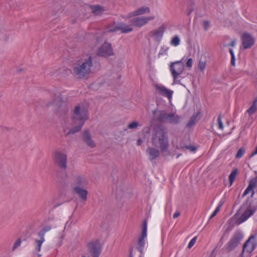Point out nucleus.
<instances>
[{"label": "nucleus", "instance_id": "4468645a", "mask_svg": "<svg viewBox=\"0 0 257 257\" xmlns=\"http://www.w3.org/2000/svg\"><path fill=\"white\" fill-rule=\"evenodd\" d=\"M241 40L242 45L244 49L251 48L255 42L254 38L247 32H245L242 34Z\"/></svg>", "mask_w": 257, "mask_h": 257}, {"label": "nucleus", "instance_id": "052dcab7", "mask_svg": "<svg viewBox=\"0 0 257 257\" xmlns=\"http://www.w3.org/2000/svg\"><path fill=\"white\" fill-rule=\"evenodd\" d=\"M130 257H133V255H132V253H131H131H130Z\"/></svg>", "mask_w": 257, "mask_h": 257}, {"label": "nucleus", "instance_id": "a211bd4d", "mask_svg": "<svg viewBox=\"0 0 257 257\" xmlns=\"http://www.w3.org/2000/svg\"><path fill=\"white\" fill-rule=\"evenodd\" d=\"M161 153V150L154 147H149L146 150V153L151 161H153L158 158Z\"/></svg>", "mask_w": 257, "mask_h": 257}, {"label": "nucleus", "instance_id": "f8f14e48", "mask_svg": "<svg viewBox=\"0 0 257 257\" xmlns=\"http://www.w3.org/2000/svg\"><path fill=\"white\" fill-rule=\"evenodd\" d=\"M88 184L86 176L84 175H78L73 178L72 183L73 187L85 188Z\"/></svg>", "mask_w": 257, "mask_h": 257}, {"label": "nucleus", "instance_id": "ddd939ff", "mask_svg": "<svg viewBox=\"0 0 257 257\" xmlns=\"http://www.w3.org/2000/svg\"><path fill=\"white\" fill-rule=\"evenodd\" d=\"M155 19V16H150L148 17H139L135 18L130 20V22L133 26L141 28L146 25L149 21Z\"/></svg>", "mask_w": 257, "mask_h": 257}, {"label": "nucleus", "instance_id": "423d86ee", "mask_svg": "<svg viewBox=\"0 0 257 257\" xmlns=\"http://www.w3.org/2000/svg\"><path fill=\"white\" fill-rule=\"evenodd\" d=\"M89 118L88 111L84 108H81L79 105L75 106L73 116V124L77 123L84 124Z\"/></svg>", "mask_w": 257, "mask_h": 257}, {"label": "nucleus", "instance_id": "f03ea898", "mask_svg": "<svg viewBox=\"0 0 257 257\" xmlns=\"http://www.w3.org/2000/svg\"><path fill=\"white\" fill-rule=\"evenodd\" d=\"M93 58L91 56L78 61L73 65L72 69L73 74L77 78L81 79L87 78L91 72Z\"/></svg>", "mask_w": 257, "mask_h": 257}, {"label": "nucleus", "instance_id": "09e8293b", "mask_svg": "<svg viewBox=\"0 0 257 257\" xmlns=\"http://www.w3.org/2000/svg\"><path fill=\"white\" fill-rule=\"evenodd\" d=\"M142 140L141 139H139L137 142V145L138 146H140L142 144Z\"/></svg>", "mask_w": 257, "mask_h": 257}, {"label": "nucleus", "instance_id": "2f4dec72", "mask_svg": "<svg viewBox=\"0 0 257 257\" xmlns=\"http://www.w3.org/2000/svg\"><path fill=\"white\" fill-rule=\"evenodd\" d=\"M181 148L182 150H188L191 152H195L197 150L196 147L192 145L181 146Z\"/></svg>", "mask_w": 257, "mask_h": 257}, {"label": "nucleus", "instance_id": "a18cd8bd", "mask_svg": "<svg viewBox=\"0 0 257 257\" xmlns=\"http://www.w3.org/2000/svg\"><path fill=\"white\" fill-rule=\"evenodd\" d=\"M235 57H231V64L232 65V66H235Z\"/></svg>", "mask_w": 257, "mask_h": 257}, {"label": "nucleus", "instance_id": "1a4fd4ad", "mask_svg": "<svg viewBox=\"0 0 257 257\" xmlns=\"http://www.w3.org/2000/svg\"><path fill=\"white\" fill-rule=\"evenodd\" d=\"M243 234L239 231L235 232L230 240L225 246V249L227 252H230L235 249L239 244L243 238Z\"/></svg>", "mask_w": 257, "mask_h": 257}, {"label": "nucleus", "instance_id": "4c0bfd02", "mask_svg": "<svg viewBox=\"0 0 257 257\" xmlns=\"http://www.w3.org/2000/svg\"><path fill=\"white\" fill-rule=\"evenodd\" d=\"M139 125V123L137 121H133L128 125V128L130 129L136 128Z\"/></svg>", "mask_w": 257, "mask_h": 257}, {"label": "nucleus", "instance_id": "de8ad7c7", "mask_svg": "<svg viewBox=\"0 0 257 257\" xmlns=\"http://www.w3.org/2000/svg\"><path fill=\"white\" fill-rule=\"evenodd\" d=\"M229 52H230V55H231V57H233H233H235V55H234V52H233V50H232V49H230V50H229Z\"/></svg>", "mask_w": 257, "mask_h": 257}, {"label": "nucleus", "instance_id": "8fccbe9b", "mask_svg": "<svg viewBox=\"0 0 257 257\" xmlns=\"http://www.w3.org/2000/svg\"><path fill=\"white\" fill-rule=\"evenodd\" d=\"M216 214L214 212H213V213L211 214V215L210 216V219H212L213 217H214V216H216Z\"/></svg>", "mask_w": 257, "mask_h": 257}, {"label": "nucleus", "instance_id": "bb28decb", "mask_svg": "<svg viewBox=\"0 0 257 257\" xmlns=\"http://www.w3.org/2000/svg\"><path fill=\"white\" fill-rule=\"evenodd\" d=\"M256 103H257V98H256L253 102L251 106L247 110V112L249 114V115H251L253 114L256 110Z\"/></svg>", "mask_w": 257, "mask_h": 257}, {"label": "nucleus", "instance_id": "f257e3e1", "mask_svg": "<svg viewBox=\"0 0 257 257\" xmlns=\"http://www.w3.org/2000/svg\"><path fill=\"white\" fill-rule=\"evenodd\" d=\"M152 143L155 147L159 148L162 153L168 152V131L163 125H158L154 127L152 135Z\"/></svg>", "mask_w": 257, "mask_h": 257}, {"label": "nucleus", "instance_id": "4d7b16f0", "mask_svg": "<svg viewBox=\"0 0 257 257\" xmlns=\"http://www.w3.org/2000/svg\"><path fill=\"white\" fill-rule=\"evenodd\" d=\"M214 213H215L216 214H217V213L218 212L217 211H216L215 210H214V211L213 212Z\"/></svg>", "mask_w": 257, "mask_h": 257}, {"label": "nucleus", "instance_id": "aec40b11", "mask_svg": "<svg viewBox=\"0 0 257 257\" xmlns=\"http://www.w3.org/2000/svg\"><path fill=\"white\" fill-rule=\"evenodd\" d=\"M73 191L74 193L78 195L79 198L84 201L87 199L88 191L84 188L73 187Z\"/></svg>", "mask_w": 257, "mask_h": 257}, {"label": "nucleus", "instance_id": "864d4df0", "mask_svg": "<svg viewBox=\"0 0 257 257\" xmlns=\"http://www.w3.org/2000/svg\"><path fill=\"white\" fill-rule=\"evenodd\" d=\"M53 103H54V105H57V101H56V100L54 101V102H53Z\"/></svg>", "mask_w": 257, "mask_h": 257}, {"label": "nucleus", "instance_id": "0eeeda50", "mask_svg": "<svg viewBox=\"0 0 257 257\" xmlns=\"http://www.w3.org/2000/svg\"><path fill=\"white\" fill-rule=\"evenodd\" d=\"M169 67L174 81L177 79L179 75L183 73L184 70V65L181 60L171 62Z\"/></svg>", "mask_w": 257, "mask_h": 257}, {"label": "nucleus", "instance_id": "473e14b6", "mask_svg": "<svg viewBox=\"0 0 257 257\" xmlns=\"http://www.w3.org/2000/svg\"><path fill=\"white\" fill-rule=\"evenodd\" d=\"M206 62L205 60L201 58L198 64V68L201 71H203L206 67Z\"/></svg>", "mask_w": 257, "mask_h": 257}, {"label": "nucleus", "instance_id": "ea45409f", "mask_svg": "<svg viewBox=\"0 0 257 257\" xmlns=\"http://www.w3.org/2000/svg\"><path fill=\"white\" fill-rule=\"evenodd\" d=\"M59 101L60 102L59 107L62 108L63 112L65 113L67 111L65 103L60 99L59 100Z\"/></svg>", "mask_w": 257, "mask_h": 257}, {"label": "nucleus", "instance_id": "37998d69", "mask_svg": "<svg viewBox=\"0 0 257 257\" xmlns=\"http://www.w3.org/2000/svg\"><path fill=\"white\" fill-rule=\"evenodd\" d=\"M180 215L179 211H176L173 215V218L175 219Z\"/></svg>", "mask_w": 257, "mask_h": 257}, {"label": "nucleus", "instance_id": "20e7f679", "mask_svg": "<svg viewBox=\"0 0 257 257\" xmlns=\"http://www.w3.org/2000/svg\"><path fill=\"white\" fill-rule=\"evenodd\" d=\"M240 209L245 210V211L238 220L239 224L245 221L254 214L257 209V205H252L251 200L248 198L246 200L245 202L241 205Z\"/></svg>", "mask_w": 257, "mask_h": 257}, {"label": "nucleus", "instance_id": "9b49d317", "mask_svg": "<svg viewBox=\"0 0 257 257\" xmlns=\"http://www.w3.org/2000/svg\"><path fill=\"white\" fill-rule=\"evenodd\" d=\"M114 52L111 47V45L105 42L98 49L97 55L100 56L107 57L114 55Z\"/></svg>", "mask_w": 257, "mask_h": 257}, {"label": "nucleus", "instance_id": "4be33fe9", "mask_svg": "<svg viewBox=\"0 0 257 257\" xmlns=\"http://www.w3.org/2000/svg\"><path fill=\"white\" fill-rule=\"evenodd\" d=\"M90 8L92 13L96 15H100L106 10L105 7L99 5H91Z\"/></svg>", "mask_w": 257, "mask_h": 257}, {"label": "nucleus", "instance_id": "603ef678", "mask_svg": "<svg viewBox=\"0 0 257 257\" xmlns=\"http://www.w3.org/2000/svg\"><path fill=\"white\" fill-rule=\"evenodd\" d=\"M192 12V10H191V9L189 10L187 13V15H188V16L190 15Z\"/></svg>", "mask_w": 257, "mask_h": 257}, {"label": "nucleus", "instance_id": "3c124183", "mask_svg": "<svg viewBox=\"0 0 257 257\" xmlns=\"http://www.w3.org/2000/svg\"><path fill=\"white\" fill-rule=\"evenodd\" d=\"M220 206H217L215 210L216 211L219 212V210H220Z\"/></svg>", "mask_w": 257, "mask_h": 257}, {"label": "nucleus", "instance_id": "7ed1b4c3", "mask_svg": "<svg viewBox=\"0 0 257 257\" xmlns=\"http://www.w3.org/2000/svg\"><path fill=\"white\" fill-rule=\"evenodd\" d=\"M155 119L160 122L178 124L180 121V117L173 113H168L166 110L153 111Z\"/></svg>", "mask_w": 257, "mask_h": 257}, {"label": "nucleus", "instance_id": "39448f33", "mask_svg": "<svg viewBox=\"0 0 257 257\" xmlns=\"http://www.w3.org/2000/svg\"><path fill=\"white\" fill-rule=\"evenodd\" d=\"M55 165L61 170L65 171L67 167V155L60 151H56L53 154Z\"/></svg>", "mask_w": 257, "mask_h": 257}, {"label": "nucleus", "instance_id": "680f3d73", "mask_svg": "<svg viewBox=\"0 0 257 257\" xmlns=\"http://www.w3.org/2000/svg\"><path fill=\"white\" fill-rule=\"evenodd\" d=\"M82 257H86V256H82Z\"/></svg>", "mask_w": 257, "mask_h": 257}, {"label": "nucleus", "instance_id": "49530a36", "mask_svg": "<svg viewBox=\"0 0 257 257\" xmlns=\"http://www.w3.org/2000/svg\"><path fill=\"white\" fill-rule=\"evenodd\" d=\"M256 154H257V145H256V147L255 148V151L250 154V157H252L253 156H254Z\"/></svg>", "mask_w": 257, "mask_h": 257}, {"label": "nucleus", "instance_id": "9d476101", "mask_svg": "<svg viewBox=\"0 0 257 257\" xmlns=\"http://www.w3.org/2000/svg\"><path fill=\"white\" fill-rule=\"evenodd\" d=\"M88 250L91 257H99L102 250V246L98 239L92 240L88 244Z\"/></svg>", "mask_w": 257, "mask_h": 257}, {"label": "nucleus", "instance_id": "79ce46f5", "mask_svg": "<svg viewBox=\"0 0 257 257\" xmlns=\"http://www.w3.org/2000/svg\"><path fill=\"white\" fill-rule=\"evenodd\" d=\"M209 22L208 21H205L203 22V27L205 31L208 30L209 27Z\"/></svg>", "mask_w": 257, "mask_h": 257}, {"label": "nucleus", "instance_id": "58836bf2", "mask_svg": "<svg viewBox=\"0 0 257 257\" xmlns=\"http://www.w3.org/2000/svg\"><path fill=\"white\" fill-rule=\"evenodd\" d=\"M197 238V236H196L194 237L190 241V242H189V244L188 245V248H191L194 245V244L195 243V242L196 241Z\"/></svg>", "mask_w": 257, "mask_h": 257}, {"label": "nucleus", "instance_id": "7c9ffc66", "mask_svg": "<svg viewBox=\"0 0 257 257\" xmlns=\"http://www.w3.org/2000/svg\"><path fill=\"white\" fill-rule=\"evenodd\" d=\"M180 40L178 36H174L171 41V44L174 46H177L179 45Z\"/></svg>", "mask_w": 257, "mask_h": 257}, {"label": "nucleus", "instance_id": "5701e85b", "mask_svg": "<svg viewBox=\"0 0 257 257\" xmlns=\"http://www.w3.org/2000/svg\"><path fill=\"white\" fill-rule=\"evenodd\" d=\"M74 125L75 126H74L71 129H70L68 132L66 133V134L65 135L66 136H67L71 134L73 135L80 132L84 124H83V123H77V124Z\"/></svg>", "mask_w": 257, "mask_h": 257}, {"label": "nucleus", "instance_id": "412c9836", "mask_svg": "<svg viewBox=\"0 0 257 257\" xmlns=\"http://www.w3.org/2000/svg\"><path fill=\"white\" fill-rule=\"evenodd\" d=\"M156 87L157 89L159 91V93L161 95L167 97L169 99L172 98L173 93L172 90L167 89L164 86L156 85Z\"/></svg>", "mask_w": 257, "mask_h": 257}, {"label": "nucleus", "instance_id": "c03bdc74", "mask_svg": "<svg viewBox=\"0 0 257 257\" xmlns=\"http://www.w3.org/2000/svg\"><path fill=\"white\" fill-rule=\"evenodd\" d=\"M235 43H236L235 40L233 39V40H231L230 43L229 44L227 45V46H230L233 47L235 45Z\"/></svg>", "mask_w": 257, "mask_h": 257}, {"label": "nucleus", "instance_id": "dca6fc26", "mask_svg": "<svg viewBox=\"0 0 257 257\" xmlns=\"http://www.w3.org/2000/svg\"><path fill=\"white\" fill-rule=\"evenodd\" d=\"M147 220H145L143 221L142 225V232L141 236L140 237L138 241V249L140 252L143 251V248L145 245V238L147 236Z\"/></svg>", "mask_w": 257, "mask_h": 257}, {"label": "nucleus", "instance_id": "13d9d810", "mask_svg": "<svg viewBox=\"0 0 257 257\" xmlns=\"http://www.w3.org/2000/svg\"><path fill=\"white\" fill-rule=\"evenodd\" d=\"M38 257H40L41 256V254H38Z\"/></svg>", "mask_w": 257, "mask_h": 257}, {"label": "nucleus", "instance_id": "72a5a7b5", "mask_svg": "<svg viewBox=\"0 0 257 257\" xmlns=\"http://www.w3.org/2000/svg\"><path fill=\"white\" fill-rule=\"evenodd\" d=\"M245 152V149L244 148H240L238 150V151L235 155V158L237 159H240V158H242V156L244 155Z\"/></svg>", "mask_w": 257, "mask_h": 257}, {"label": "nucleus", "instance_id": "cd10ccee", "mask_svg": "<svg viewBox=\"0 0 257 257\" xmlns=\"http://www.w3.org/2000/svg\"><path fill=\"white\" fill-rule=\"evenodd\" d=\"M45 238H40L39 239H36L35 240V243L36 244L35 248L37 251L39 252L41 251L42 244L45 241Z\"/></svg>", "mask_w": 257, "mask_h": 257}, {"label": "nucleus", "instance_id": "e433bc0d", "mask_svg": "<svg viewBox=\"0 0 257 257\" xmlns=\"http://www.w3.org/2000/svg\"><path fill=\"white\" fill-rule=\"evenodd\" d=\"M217 122H218V128L219 129L223 130V124L222 121L221 114L219 115V116H218Z\"/></svg>", "mask_w": 257, "mask_h": 257}, {"label": "nucleus", "instance_id": "f3484780", "mask_svg": "<svg viewBox=\"0 0 257 257\" xmlns=\"http://www.w3.org/2000/svg\"><path fill=\"white\" fill-rule=\"evenodd\" d=\"M166 30V27L164 25L160 26L157 30L151 31V34L154 38V40L160 42L163 37V34Z\"/></svg>", "mask_w": 257, "mask_h": 257}, {"label": "nucleus", "instance_id": "393cba45", "mask_svg": "<svg viewBox=\"0 0 257 257\" xmlns=\"http://www.w3.org/2000/svg\"><path fill=\"white\" fill-rule=\"evenodd\" d=\"M200 112H196L195 113H194L193 114V115L191 117L189 121L188 122L187 125H186V127L187 128H190L193 125H194L197 119V118L198 117V116L200 114Z\"/></svg>", "mask_w": 257, "mask_h": 257}, {"label": "nucleus", "instance_id": "c85d7f7f", "mask_svg": "<svg viewBox=\"0 0 257 257\" xmlns=\"http://www.w3.org/2000/svg\"><path fill=\"white\" fill-rule=\"evenodd\" d=\"M237 173V169H234L233 170L231 173L230 174L229 176V180L230 183V185L232 184V183L234 182L236 175Z\"/></svg>", "mask_w": 257, "mask_h": 257}, {"label": "nucleus", "instance_id": "bf43d9fd", "mask_svg": "<svg viewBox=\"0 0 257 257\" xmlns=\"http://www.w3.org/2000/svg\"><path fill=\"white\" fill-rule=\"evenodd\" d=\"M221 205H222V204H221V203H219V204L218 205V206H220V207L221 206Z\"/></svg>", "mask_w": 257, "mask_h": 257}, {"label": "nucleus", "instance_id": "c9c22d12", "mask_svg": "<svg viewBox=\"0 0 257 257\" xmlns=\"http://www.w3.org/2000/svg\"><path fill=\"white\" fill-rule=\"evenodd\" d=\"M21 244V238H19L14 243L12 250L13 251H14L15 249H16V248H17L19 246H20Z\"/></svg>", "mask_w": 257, "mask_h": 257}, {"label": "nucleus", "instance_id": "f704fd0d", "mask_svg": "<svg viewBox=\"0 0 257 257\" xmlns=\"http://www.w3.org/2000/svg\"><path fill=\"white\" fill-rule=\"evenodd\" d=\"M250 191H251V196H252L254 194V191L252 190L251 188H249L248 186H247V188L245 190L242 195V197H243L245 196H246L247 194L249 193Z\"/></svg>", "mask_w": 257, "mask_h": 257}, {"label": "nucleus", "instance_id": "a878e982", "mask_svg": "<svg viewBox=\"0 0 257 257\" xmlns=\"http://www.w3.org/2000/svg\"><path fill=\"white\" fill-rule=\"evenodd\" d=\"M52 228V226L51 225H47L44 226L38 233V236L40 238H44L45 233L49 231Z\"/></svg>", "mask_w": 257, "mask_h": 257}, {"label": "nucleus", "instance_id": "6ab92c4d", "mask_svg": "<svg viewBox=\"0 0 257 257\" xmlns=\"http://www.w3.org/2000/svg\"><path fill=\"white\" fill-rule=\"evenodd\" d=\"M82 140L87 145L91 148L95 147V144L92 140L91 134L89 131L87 130H85L82 134Z\"/></svg>", "mask_w": 257, "mask_h": 257}, {"label": "nucleus", "instance_id": "6e6552de", "mask_svg": "<svg viewBox=\"0 0 257 257\" xmlns=\"http://www.w3.org/2000/svg\"><path fill=\"white\" fill-rule=\"evenodd\" d=\"M133 28L123 23H115L110 24L108 26V32H114L121 31V33H128L133 31Z\"/></svg>", "mask_w": 257, "mask_h": 257}, {"label": "nucleus", "instance_id": "a19ab883", "mask_svg": "<svg viewBox=\"0 0 257 257\" xmlns=\"http://www.w3.org/2000/svg\"><path fill=\"white\" fill-rule=\"evenodd\" d=\"M193 60L192 58H189L186 62V66L188 68H191L192 66Z\"/></svg>", "mask_w": 257, "mask_h": 257}, {"label": "nucleus", "instance_id": "5fc2aeb1", "mask_svg": "<svg viewBox=\"0 0 257 257\" xmlns=\"http://www.w3.org/2000/svg\"><path fill=\"white\" fill-rule=\"evenodd\" d=\"M181 155L180 154H178L177 156V158H179Z\"/></svg>", "mask_w": 257, "mask_h": 257}, {"label": "nucleus", "instance_id": "6e6d98bb", "mask_svg": "<svg viewBox=\"0 0 257 257\" xmlns=\"http://www.w3.org/2000/svg\"><path fill=\"white\" fill-rule=\"evenodd\" d=\"M214 213H215L216 214H217V213L218 212L217 211H216L215 210H214V211L213 212Z\"/></svg>", "mask_w": 257, "mask_h": 257}, {"label": "nucleus", "instance_id": "2eb2a0df", "mask_svg": "<svg viewBox=\"0 0 257 257\" xmlns=\"http://www.w3.org/2000/svg\"><path fill=\"white\" fill-rule=\"evenodd\" d=\"M257 243L255 240V236L251 235L243 245V251L247 252H252L255 248Z\"/></svg>", "mask_w": 257, "mask_h": 257}, {"label": "nucleus", "instance_id": "b1692460", "mask_svg": "<svg viewBox=\"0 0 257 257\" xmlns=\"http://www.w3.org/2000/svg\"><path fill=\"white\" fill-rule=\"evenodd\" d=\"M150 12V9L148 7H142L139 8L137 10L134 11L132 13L133 16H136L142 15L145 13H149Z\"/></svg>", "mask_w": 257, "mask_h": 257}, {"label": "nucleus", "instance_id": "c756f323", "mask_svg": "<svg viewBox=\"0 0 257 257\" xmlns=\"http://www.w3.org/2000/svg\"><path fill=\"white\" fill-rule=\"evenodd\" d=\"M257 186V177L251 179L248 184V187L253 190Z\"/></svg>", "mask_w": 257, "mask_h": 257}]
</instances>
